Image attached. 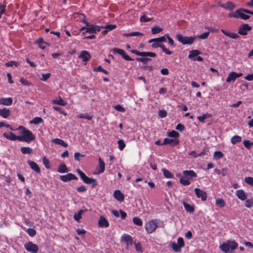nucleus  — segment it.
<instances>
[{
    "instance_id": "nucleus-1",
    "label": "nucleus",
    "mask_w": 253,
    "mask_h": 253,
    "mask_svg": "<svg viewBox=\"0 0 253 253\" xmlns=\"http://www.w3.org/2000/svg\"><path fill=\"white\" fill-rule=\"evenodd\" d=\"M17 129L21 130V135L18 136V140L19 141L30 143L35 139V136L32 132L26 128L24 126H20L18 127Z\"/></svg>"
},
{
    "instance_id": "nucleus-2",
    "label": "nucleus",
    "mask_w": 253,
    "mask_h": 253,
    "mask_svg": "<svg viewBox=\"0 0 253 253\" xmlns=\"http://www.w3.org/2000/svg\"><path fill=\"white\" fill-rule=\"evenodd\" d=\"M130 52L136 55L142 56V57L136 58V60L137 61L141 62L144 64H146L147 62L152 61L151 58L147 57L149 56L151 57H155L157 56V54L155 53L152 52H140L135 49L131 50H130Z\"/></svg>"
},
{
    "instance_id": "nucleus-3",
    "label": "nucleus",
    "mask_w": 253,
    "mask_h": 253,
    "mask_svg": "<svg viewBox=\"0 0 253 253\" xmlns=\"http://www.w3.org/2000/svg\"><path fill=\"white\" fill-rule=\"evenodd\" d=\"M183 177H181L179 182L184 186H187L190 184V180L193 178L197 177V173L193 170H185L183 172Z\"/></svg>"
},
{
    "instance_id": "nucleus-4",
    "label": "nucleus",
    "mask_w": 253,
    "mask_h": 253,
    "mask_svg": "<svg viewBox=\"0 0 253 253\" xmlns=\"http://www.w3.org/2000/svg\"><path fill=\"white\" fill-rule=\"evenodd\" d=\"M77 171L81 178L84 183L87 184H91V187L93 188L97 185L98 183L96 179L90 178L87 176L80 169H78Z\"/></svg>"
},
{
    "instance_id": "nucleus-5",
    "label": "nucleus",
    "mask_w": 253,
    "mask_h": 253,
    "mask_svg": "<svg viewBox=\"0 0 253 253\" xmlns=\"http://www.w3.org/2000/svg\"><path fill=\"white\" fill-rule=\"evenodd\" d=\"M238 247V244L234 241H227L226 243H223L220 246V248L222 252L227 253L231 250V253H233L234 250Z\"/></svg>"
},
{
    "instance_id": "nucleus-6",
    "label": "nucleus",
    "mask_w": 253,
    "mask_h": 253,
    "mask_svg": "<svg viewBox=\"0 0 253 253\" xmlns=\"http://www.w3.org/2000/svg\"><path fill=\"white\" fill-rule=\"evenodd\" d=\"M247 10V9L239 8L237 9L235 12L230 13L229 14V16L230 17H234L236 18H241L243 20H247L250 18V16L248 15L245 14V11Z\"/></svg>"
},
{
    "instance_id": "nucleus-7",
    "label": "nucleus",
    "mask_w": 253,
    "mask_h": 253,
    "mask_svg": "<svg viewBox=\"0 0 253 253\" xmlns=\"http://www.w3.org/2000/svg\"><path fill=\"white\" fill-rule=\"evenodd\" d=\"M177 40L183 45L191 44L196 39V37L183 36L181 34H177L176 36Z\"/></svg>"
},
{
    "instance_id": "nucleus-8",
    "label": "nucleus",
    "mask_w": 253,
    "mask_h": 253,
    "mask_svg": "<svg viewBox=\"0 0 253 253\" xmlns=\"http://www.w3.org/2000/svg\"><path fill=\"white\" fill-rule=\"evenodd\" d=\"M158 227L157 219H154L149 221L145 224V229L148 234L153 233Z\"/></svg>"
},
{
    "instance_id": "nucleus-9",
    "label": "nucleus",
    "mask_w": 253,
    "mask_h": 253,
    "mask_svg": "<svg viewBox=\"0 0 253 253\" xmlns=\"http://www.w3.org/2000/svg\"><path fill=\"white\" fill-rule=\"evenodd\" d=\"M201 52L198 50H192L190 51L188 57L193 61L201 62L203 61V58L201 56H198L201 54Z\"/></svg>"
},
{
    "instance_id": "nucleus-10",
    "label": "nucleus",
    "mask_w": 253,
    "mask_h": 253,
    "mask_svg": "<svg viewBox=\"0 0 253 253\" xmlns=\"http://www.w3.org/2000/svg\"><path fill=\"white\" fill-rule=\"evenodd\" d=\"M112 52L114 54H119L122 56V57L126 61H132L133 59L131 58L128 55H127L125 51L123 49L118 48H113L112 49Z\"/></svg>"
},
{
    "instance_id": "nucleus-11",
    "label": "nucleus",
    "mask_w": 253,
    "mask_h": 253,
    "mask_svg": "<svg viewBox=\"0 0 253 253\" xmlns=\"http://www.w3.org/2000/svg\"><path fill=\"white\" fill-rule=\"evenodd\" d=\"M24 248L27 251L32 253H37L39 251L38 246L30 241L24 244Z\"/></svg>"
},
{
    "instance_id": "nucleus-12",
    "label": "nucleus",
    "mask_w": 253,
    "mask_h": 253,
    "mask_svg": "<svg viewBox=\"0 0 253 253\" xmlns=\"http://www.w3.org/2000/svg\"><path fill=\"white\" fill-rule=\"evenodd\" d=\"M121 240L126 243V249L127 250H129V246L132 245L133 243L132 237L128 234H123Z\"/></svg>"
},
{
    "instance_id": "nucleus-13",
    "label": "nucleus",
    "mask_w": 253,
    "mask_h": 253,
    "mask_svg": "<svg viewBox=\"0 0 253 253\" xmlns=\"http://www.w3.org/2000/svg\"><path fill=\"white\" fill-rule=\"evenodd\" d=\"M252 28L248 24H244L241 25L239 28L238 33L242 36L248 34L247 32L252 30Z\"/></svg>"
},
{
    "instance_id": "nucleus-14",
    "label": "nucleus",
    "mask_w": 253,
    "mask_h": 253,
    "mask_svg": "<svg viewBox=\"0 0 253 253\" xmlns=\"http://www.w3.org/2000/svg\"><path fill=\"white\" fill-rule=\"evenodd\" d=\"M194 191L197 198H201L203 201L207 200V193L205 191H203L199 188H195L194 189Z\"/></svg>"
},
{
    "instance_id": "nucleus-15",
    "label": "nucleus",
    "mask_w": 253,
    "mask_h": 253,
    "mask_svg": "<svg viewBox=\"0 0 253 253\" xmlns=\"http://www.w3.org/2000/svg\"><path fill=\"white\" fill-rule=\"evenodd\" d=\"M60 179L63 182H66L72 180H77L78 177L72 173L60 176Z\"/></svg>"
},
{
    "instance_id": "nucleus-16",
    "label": "nucleus",
    "mask_w": 253,
    "mask_h": 253,
    "mask_svg": "<svg viewBox=\"0 0 253 253\" xmlns=\"http://www.w3.org/2000/svg\"><path fill=\"white\" fill-rule=\"evenodd\" d=\"M219 6L224 8V9L229 11H232L236 7V5L232 2L230 1H228L225 3L220 4Z\"/></svg>"
},
{
    "instance_id": "nucleus-17",
    "label": "nucleus",
    "mask_w": 253,
    "mask_h": 253,
    "mask_svg": "<svg viewBox=\"0 0 253 253\" xmlns=\"http://www.w3.org/2000/svg\"><path fill=\"white\" fill-rule=\"evenodd\" d=\"M83 22L86 24V31L82 33V35H84L86 33H88L89 34H95V31L94 29L95 25L90 24L85 20H84Z\"/></svg>"
},
{
    "instance_id": "nucleus-18",
    "label": "nucleus",
    "mask_w": 253,
    "mask_h": 253,
    "mask_svg": "<svg viewBox=\"0 0 253 253\" xmlns=\"http://www.w3.org/2000/svg\"><path fill=\"white\" fill-rule=\"evenodd\" d=\"M98 226L100 227H108L109 223L108 221L103 216H100L98 222Z\"/></svg>"
},
{
    "instance_id": "nucleus-19",
    "label": "nucleus",
    "mask_w": 253,
    "mask_h": 253,
    "mask_svg": "<svg viewBox=\"0 0 253 253\" xmlns=\"http://www.w3.org/2000/svg\"><path fill=\"white\" fill-rule=\"evenodd\" d=\"M28 164L30 166L31 169L34 170L37 173H41V169L39 168L38 164L34 161L28 160L27 161Z\"/></svg>"
},
{
    "instance_id": "nucleus-20",
    "label": "nucleus",
    "mask_w": 253,
    "mask_h": 253,
    "mask_svg": "<svg viewBox=\"0 0 253 253\" xmlns=\"http://www.w3.org/2000/svg\"><path fill=\"white\" fill-rule=\"evenodd\" d=\"M156 40H157V38L151 39L149 40L148 42L153 43L151 45V46L153 48H156L158 47H160L162 48L164 45V44L161 43L160 42H158L156 41Z\"/></svg>"
},
{
    "instance_id": "nucleus-21",
    "label": "nucleus",
    "mask_w": 253,
    "mask_h": 253,
    "mask_svg": "<svg viewBox=\"0 0 253 253\" xmlns=\"http://www.w3.org/2000/svg\"><path fill=\"white\" fill-rule=\"evenodd\" d=\"M79 57L81 58L83 61L86 62L89 60L91 56L88 52L85 50H84L81 52Z\"/></svg>"
},
{
    "instance_id": "nucleus-22",
    "label": "nucleus",
    "mask_w": 253,
    "mask_h": 253,
    "mask_svg": "<svg viewBox=\"0 0 253 253\" xmlns=\"http://www.w3.org/2000/svg\"><path fill=\"white\" fill-rule=\"evenodd\" d=\"M114 196L118 201L120 202H123L124 201V195L119 190H116L114 191Z\"/></svg>"
},
{
    "instance_id": "nucleus-23",
    "label": "nucleus",
    "mask_w": 253,
    "mask_h": 253,
    "mask_svg": "<svg viewBox=\"0 0 253 253\" xmlns=\"http://www.w3.org/2000/svg\"><path fill=\"white\" fill-rule=\"evenodd\" d=\"M163 144L164 145L170 144L174 146L177 145L179 144V140L176 139H171L166 138L164 139Z\"/></svg>"
},
{
    "instance_id": "nucleus-24",
    "label": "nucleus",
    "mask_w": 253,
    "mask_h": 253,
    "mask_svg": "<svg viewBox=\"0 0 253 253\" xmlns=\"http://www.w3.org/2000/svg\"><path fill=\"white\" fill-rule=\"evenodd\" d=\"M11 114L10 110L6 108L0 109V116L3 118H7Z\"/></svg>"
},
{
    "instance_id": "nucleus-25",
    "label": "nucleus",
    "mask_w": 253,
    "mask_h": 253,
    "mask_svg": "<svg viewBox=\"0 0 253 253\" xmlns=\"http://www.w3.org/2000/svg\"><path fill=\"white\" fill-rule=\"evenodd\" d=\"M13 99L11 97H7V98H0V104L9 106L12 104Z\"/></svg>"
},
{
    "instance_id": "nucleus-26",
    "label": "nucleus",
    "mask_w": 253,
    "mask_h": 253,
    "mask_svg": "<svg viewBox=\"0 0 253 253\" xmlns=\"http://www.w3.org/2000/svg\"><path fill=\"white\" fill-rule=\"evenodd\" d=\"M235 194L237 197L242 201H245L247 198L246 194L243 190H238Z\"/></svg>"
},
{
    "instance_id": "nucleus-27",
    "label": "nucleus",
    "mask_w": 253,
    "mask_h": 253,
    "mask_svg": "<svg viewBox=\"0 0 253 253\" xmlns=\"http://www.w3.org/2000/svg\"><path fill=\"white\" fill-rule=\"evenodd\" d=\"M3 136L6 138L7 139L12 140V141H15L16 140H18V136H16L15 134H14L12 132H9V133H4L3 134Z\"/></svg>"
},
{
    "instance_id": "nucleus-28",
    "label": "nucleus",
    "mask_w": 253,
    "mask_h": 253,
    "mask_svg": "<svg viewBox=\"0 0 253 253\" xmlns=\"http://www.w3.org/2000/svg\"><path fill=\"white\" fill-rule=\"evenodd\" d=\"M98 162H99V169L98 170L97 173L98 174L103 173L105 169V164L104 162L100 158H99L98 159Z\"/></svg>"
},
{
    "instance_id": "nucleus-29",
    "label": "nucleus",
    "mask_w": 253,
    "mask_h": 253,
    "mask_svg": "<svg viewBox=\"0 0 253 253\" xmlns=\"http://www.w3.org/2000/svg\"><path fill=\"white\" fill-rule=\"evenodd\" d=\"M221 32L225 36L230 37L233 39H236L239 37V36L237 34L234 33H230L226 31L224 29H221Z\"/></svg>"
},
{
    "instance_id": "nucleus-30",
    "label": "nucleus",
    "mask_w": 253,
    "mask_h": 253,
    "mask_svg": "<svg viewBox=\"0 0 253 253\" xmlns=\"http://www.w3.org/2000/svg\"><path fill=\"white\" fill-rule=\"evenodd\" d=\"M35 43L38 44L39 47L42 49H44L46 48L45 44H47L46 42H44L43 39L42 38H39L35 42Z\"/></svg>"
},
{
    "instance_id": "nucleus-31",
    "label": "nucleus",
    "mask_w": 253,
    "mask_h": 253,
    "mask_svg": "<svg viewBox=\"0 0 253 253\" xmlns=\"http://www.w3.org/2000/svg\"><path fill=\"white\" fill-rule=\"evenodd\" d=\"M20 151L23 154H31L33 152V150L29 147H22Z\"/></svg>"
},
{
    "instance_id": "nucleus-32",
    "label": "nucleus",
    "mask_w": 253,
    "mask_h": 253,
    "mask_svg": "<svg viewBox=\"0 0 253 253\" xmlns=\"http://www.w3.org/2000/svg\"><path fill=\"white\" fill-rule=\"evenodd\" d=\"M57 171L59 173H64L67 172L68 171V169L65 164H62L59 166Z\"/></svg>"
},
{
    "instance_id": "nucleus-33",
    "label": "nucleus",
    "mask_w": 253,
    "mask_h": 253,
    "mask_svg": "<svg viewBox=\"0 0 253 253\" xmlns=\"http://www.w3.org/2000/svg\"><path fill=\"white\" fill-rule=\"evenodd\" d=\"M52 142L58 145H60L64 147H67L68 144L65 143L63 140L59 138H55L52 140Z\"/></svg>"
},
{
    "instance_id": "nucleus-34",
    "label": "nucleus",
    "mask_w": 253,
    "mask_h": 253,
    "mask_svg": "<svg viewBox=\"0 0 253 253\" xmlns=\"http://www.w3.org/2000/svg\"><path fill=\"white\" fill-rule=\"evenodd\" d=\"M236 79V76L234 74V72H231L228 76L226 82L227 83L234 82Z\"/></svg>"
},
{
    "instance_id": "nucleus-35",
    "label": "nucleus",
    "mask_w": 253,
    "mask_h": 253,
    "mask_svg": "<svg viewBox=\"0 0 253 253\" xmlns=\"http://www.w3.org/2000/svg\"><path fill=\"white\" fill-rule=\"evenodd\" d=\"M183 205L184 207L185 211L187 212L192 213L194 211V208L190 205L187 204L186 202H183Z\"/></svg>"
},
{
    "instance_id": "nucleus-36",
    "label": "nucleus",
    "mask_w": 253,
    "mask_h": 253,
    "mask_svg": "<svg viewBox=\"0 0 253 253\" xmlns=\"http://www.w3.org/2000/svg\"><path fill=\"white\" fill-rule=\"evenodd\" d=\"M77 117L80 119H85L88 120H91L93 118L92 115L88 113H81L77 115Z\"/></svg>"
},
{
    "instance_id": "nucleus-37",
    "label": "nucleus",
    "mask_w": 253,
    "mask_h": 253,
    "mask_svg": "<svg viewBox=\"0 0 253 253\" xmlns=\"http://www.w3.org/2000/svg\"><path fill=\"white\" fill-rule=\"evenodd\" d=\"M123 36L124 37H133V36H143V34L139 32H133L129 33L124 34Z\"/></svg>"
},
{
    "instance_id": "nucleus-38",
    "label": "nucleus",
    "mask_w": 253,
    "mask_h": 253,
    "mask_svg": "<svg viewBox=\"0 0 253 253\" xmlns=\"http://www.w3.org/2000/svg\"><path fill=\"white\" fill-rule=\"evenodd\" d=\"M211 114L206 113L204 114L203 115L201 116H198L197 117V119L201 123H203L205 122V121L206 119L211 118Z\"/></svg>"
},
{
    "instance_id": "nucleus-39",
    "label": "nucleus",
    "mask_w": 253,
    "mask_h": 253,
    "mask_svg": "<svg viewBox=\"0 0 253 253\" xmlns=\"http://www.w3.org/2000/svg\"><path fill=\"white\" fill-rule=\"evenodd\" d=\"M52 103L61 106H65L67 104V102L61 98L58 100H53Z\"/></svg>"
},
{
    "instance_id": "nucleus-40",
    "label": "nucleus",
    "mask_w": 253,
    "mask_h": 253,
    "mask_svg": "<svg viewBox=\"0 0 253 253\" xmlns=\"http://www.w3.org/2000/svg\"><path fill=\"white\" fill-rule=\"evenodd\" d=\"M43 122V120L42 118L39 117H35L33 120H32L30 123L31 124H33L35 125H38V124L42 123Z\"/></svg>"
},
{
    "instance_id": "nucleus-41",
    "label": "nucleus",
    "mask_w": 253,
    "mask_h": 253,
    "mask_svg": "<svg viewBox=\"0 0 253 253\" xmlns=\"http://www.w3.org/2000/svg\"><path fill=\"white\" fill-rule=\"evenodd\" d=\"M242 141V137L239 135H234L231 139V142L234 145L236 143L240 142Z\"/></svg>"
},
{
    "instance_id": "nucleus-42",
    "label": "nucleus",
    "mask_w": 253,
    "mask_h": 253,
    "mask_svg": "<svg viewBox=\"0 0 253 253\" xmlns=\"http://www.w3.org/2000/svg\"><path fill=\"white\" fill-rule=\"evenodd\" d=\"M163 31V29L158 26H155L151 29V33L153 35L159 34Z\"/></svg>"
},
{
    "instance_id": "nucleus-43",
    "label": "nucleus",
    "mask_w": 253,
    "mask_h": 253,
    "mask_svg": "<svg viewBox=\"0 0 253 253\" xmlns=\"http://www.w3.org/2000/svg\"><path fill=\"white\" fill-rule=\"evenodd\" d=\"M162 171L165 177L167 178H172L173 177V175L169 170L166 169H163Z\"/></svg>"
},
{
    "instance_id": "nucleus-44",
    "label": "nucleus",
    "mask_w": 253,
    "mask_h": 253,
    "mask_svg": "<svg viewBox=\"0 0 253 253\" xmlns=\"http://www.w3.org/2000/svg\"><path fill=\"white\" fill-rule=\"evenodd\" d=\"M170 247L175 252H180L181 251V248L180 247L178 244H176L175 242L171 243Z\"/></svg>"
},
{
    "instance_id": "nucleus-45",
    "label": "nucleus",
    "mask_w": 253,
    "mask_h": 253,
    "mask_svg": "<svg viewBox=\"0 0 253 253\" xmlns=\"http://www.w3.org/2000/svg\"><path fill=\"white\" fill-rule=\"evenodd\" d=\"M168 136L170 137L177 138L179 137V133L175 130H172L168 132Z\"/></svg>"
},
{
    "instance_id": "nucleus-46",
    "label": "nucleus",
    "mask_w": 253,
    "mask_h": 253,
    "mask_svg": "<svg viewBox=\"0 0 253 253\" xmlns=\"http://www.w3.org/2000/svg\"><path fill=\"white\" fill-rule=\"evenodd\" d=\"M132 221L134 224L138 226H142L143 224V222L142 220L137 217H134L132 219Z\"/></svg>"
},
{
    "instance_id": "nucleus-47",
    "label": "nucleus",
    "mask_w": 253,
    "mask_h": 253,
    "mask_svg": "<svg viewBox=\"0 0 253 253\" xmlns=\"http://www.w3.org/2000/svg\"><path fill=\"white\" fill-rule=\"evenodd\" d=\"M84 212V211L81 210L79 211V212L77 214H75L74 215V218L75 220L77 221H79V220L82 218V215Z\"/></svg>"
},
{
    "instance_id": "nucleus-48",
    "label": "nucleus",
    "mask_w": 253,
    "mask_h": 253,
    "mask_svg": "<svg viewBox=\"0 0 253 253\" xmlns=\"http://www.w3.org/2000/svg\"><path fill=\"white\" fill-rule=\"evenodd\" d=\"M213 157L215 160H218L223 157V154L221 151H217L214 152Z\"/></svg>"
},
{
    "instance_id": "nucleus-49",
    "label": "nucleus",
    "mask_w": 253,
    "mask_h": 253,
    "mask_svg": "<svg viewBox=\"0 0 253 253\" xmlns=\"http://www.w3.org/2000/svg\"><path fill=\"white\" fill-rule=\"evenodd\" d=\"M215 204L220 208H223L225 206L224 201L222 199H218L216 200Z\"/></svg>"
},
{
    "instance_id": "nucleus-50",
    "label": "nucleus",
    "mask_w": 253,
    "mask_h": 253,
    "mask_svg": "<svg viewBox=\"0 0 253 253\" xmlns=\"http://www.w3.org/2000/svg\"><path fill=\"white\" fill-rule=\"evenodd\" d=\"M26 232L31 237H34L36 234V231L33 228H28L26 230Z\"/></svg>"
},
{
    "instance_id": "nucleus-51",
    "label": "nucleus",
    "mask_w": 253,
    "mask_h": 253,
    "mask_svg": "<svg viewBox=\"0 0 253 253\" xmlns=\"http://www.w3.org/2000/svg\"><path fill=\"white\" fill-rule=\"evenodd\" d=\"M93 71L97 72H102L106 75H107L108 74V72L107 70L103 69L101 66H99L96 68H93Z\"/></svg>"
},
{
    "instance_id": "nucleus-52",
    "label": "nucleus",
    "mask_w": 253,
    "mask_h": 253,
    "mask_svg": "<svg viewBox=\"0 0 253 253\" xmlns=\"http://www.w3.org/2000/svg\"><path fill=\"white\" fill-rule=\"evenodd\" d=\"M42 163L46 169H50V162L48 159H47L46 157H43L42 158Z\"/></svg>"
},
{
    "instance_id": "nucleus-53",
    "label": "nucleus",
    "mask_w": 253,
    "mask_h": 253,
    "mask_svg": "<svg viewBox=\"0 0 253 253\" xmlns=\"http://www.w3.org/2000/svg\"><path fill=\"white\" fill-rule=\"evenodd\" d=\"M118 144L119 149L120 150H123L126 146L125 143H124V141L122 139H120L118 141Z\"/></svg>"
},
{
    "instance_id": "nucleus-54",
    "label": "nucleus",
    "mask_w": 253,
    "mask_h": 253,
    "mask_svg": "<svg viewBox=\"0 0 253 253\" xmlns=\"http://www.w3.org/2000/svg\"><path fill=\"white\" fill-rule=\"evenodd\" d=\"M253 205V200L252 199L246 200V201L245 203V206L246 207L250 208H251Z\"/></svg>"
},
{
    "instance_id": "nucleus-55",
    "label": "nucleus",
    "mask_w": 253,
    "mask_h": 253,
    "mask_svg": "<svg viewBox=\"0 0 253 253\" xmlns=\"http://www.w3.org/2000/svg\"><path fill=\"white\" fill-rule=\"evenodd\" d=\"M51 74L49 73L42 74V78L40 79L42 81H46L50 77Z\"/></svg>"
},
{
    "instance_id": "nucleus-56",
    "label": "nucleus",
    "mask_w": 253,
    "mask_h": 253,
    "mask_svg": "<svg viewBox=\"0 0 253 253\" xmlns=\"http://www.w3.org/2000/svg\"><path fill=\"white\" fill-rule=\"evenodd\" d=\"M245 182L253 187V177H246L245 178Z\"/></svg>"
},
{
    "instance_id": "nucleus-57",
    "label": "nucleus",
    "mask_w": 253,
    "mask_h": 253,
    "mask_svg": "<svg viewBox=\"0 0 253 253\" xmlns=\"http://www.w3.org/2000/svg\"><path fill=\"white\" fill-rule=\"evenodd\" d=\"M5 65L7 67H12L13 66L17 67L18 66V63L14 61H10L8 62H6Z\"/></svg>"
},
{
    "instance_id": "nucleus-58",
    "label": "nucleus",
    "mask_w": 253,
    "mask_h": 253,
    "mask_svg": "<svg viewBox=\"0 0 253 253\" xmlns=\"http://www.w3.org/2000/svg\"><path fill=\"white\" fill-rule=\"evenodd\" d=\"M177 244L181 248L184 247L185 244L183 239L180 237L177 239Z\"/></svg>"
},
{
    "instance_id": "nucleus-59",
    "label": "nucleus",
    "mask_w": 253,
    "mask_h": 253,
    "mask_svg": "<svg viewBox=\"0 0 253 253\" xmlns=\"http://www.w3.org/2000/svg\"><path fill=\"white\" fill-rule=\"evenodd\" d=\"M6 3L4 2L3 3H0V13L3 14L4 13L6 10Z\"/></svg>"
},
{
    "instance_id": "nucleus-60",
    "label": "nucleus",
    "mask_w": 253,
    "mask_h": 253,
    "mask_svg": "<svg viewBox=\"0 0 253 253\" xmlns=\"http://www.w3.org/2000/svg\"><path fill=\"white\" fill-rule=\"evenodd\" d=\"M151 20V19L150 18L147 17L144 15L141 16L140 18V21L141 22H147L150 21Z\"/></svg>"
},
{
    "instance_id": "nucleus-61",
    "label": "nucleus",
    "mask_w": 253,
    "mask_h": 253,
    "mask_svg": "<svg viewBox=\"0 0 253 253\" xmlns=\"http://www.w3.org/2000/svg\"><path fill=\"white\" fill-rule=\"evenodd\" d=\"M53 109L57 111H58L60 113L64 115V116L67 115V113L64 111L62 108L58 106H53Z\"/></svg>"
},
{
    "instance_id": "nucleus-62",
    "label": "nucleus",
    "mask_w": 253,
    "mask_h": 253,
    "mask_svg": "<svg viewBox=\"0 0 253 253\" xmlns=\"http://www.w3.org/2000/svg\"><path fill=\"white\" fill-rule=\"evenodd\" d=\"M102 28L107 29L108 31H111L116 28V25L115 24H109L107 25L105 27H102Z\"/></svg>"
},
{
    "instance_id": "nucleus-63",
    "label": "nucleus",
    "mask_w": 253,
    "mask_h": 253,
    "mask_svg": "<svg viewBox=\"0 0 253 253\" xmlns=\"http://www.w3.org/2000/svg\"><path fill=\"white\" fill-rule=\"evenodd\" d=\"M210 35V32H206L202 34H201L200 35H199L198 36V37L201 39H206L208 38V37Z\"/></svg>"
},
{
    "instance_id": "nucleus-64",
    "label": "nucleus",
    "mask_w": 253,
    "mask_h": 253,
    "mask_svg": "<svg viewBox=\"0 0 253 253\" xmlns=\"http://www.w3.org/2000/svg\"><path fill=\"white\" fill-rule=\"evenodd\" d=\"M158 114H159V116L161 118H163L167 117V112L166 111H165L164 110H160L159 111Z\"/></svg>"
}]
</instances>
